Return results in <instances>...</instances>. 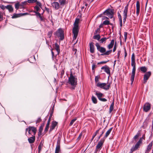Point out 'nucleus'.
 I'll return each mask as SVG.
<instances>
[{"mask_svg":"<svg viewBox=\"0 0 153 153\" xmlns=\"http://www.w3.org/2000/svg\"><path fill=\"white\" fill-rule=\"evenodd\" d=\"M131 66L133 67L131 75V84H133L134 82L136 71V63L135 62V56L134 53H133L131 57Z\"/></svg>","mask_w":153,"mask_h":153,"instance_id":"f257e3e1","label":"nucleus"},{"mask_svg":"<svg viewBox=\"0 0 153 153\" xmlns=\"http://www.w3.org/2000/svg\"><path fill=\"white\" fill-rule=\"evenodd\" d=\"M77 82V79L76 76H74L72 72H71L70 76L68 78V83L71 85V90H74L75 89Z\"/></svg>","mask_w":153,"mask_h":153,"instance_id":"f03ea898","label":"nucleus"},{"mask_svg":"<svg viewBox=\"0 0 153 153\" xmlns=\"http://www.w3.org/2000/svg\"><path fill=\"white\" fill-rule=\"evenodd\" d=\"M56 35L59 38H60L61 40H62L64 39V31L61 28H59L56 31Z\"/></svg>","mask_w":153,"mask_h":153,"instance_id":"7ed1b4c3","label":"nucleus"},{"mask_svg":"<svg viewBox=\"0 0 153 153\" xmlns=\"http://www.w3.org/2000/svg\"><path fill=\"white\" fill-rule=\"evenodd\" d=\"M103 13L105 15L108 16L111 19L113 18V11L112 10L110 9H107Z\"/></svg>","mask_w":153,"mask_h":153,"instance_id":"20e7f679","label":"nucleus"},{"mask_svg":"<svg viewBox=\"0 0 153 153\" xmlns=\"http://www.w3.org/2000/svg\"><path fill=\"white\" fill-rule=\"evenodd\" d=\"M97 50L100 53L103 54L106 51V49L105 48L101 47L100 46L99 44L98 43H97L95 44Z\"/></svg>","mask_w":153,"mask_h":153,"instance_id":"39448f33","label":"nucleus"},{"mask_svg":"<svg viewBox=\"0 0 153 153\" xmlns=\"http://www.w3.org/2000/svg\"><path fill=\"white\" fill-rule=\"evenodd\" d=\"M73 33L74 34L73 40H75L76 39L77 36L79 29L78 27H74L72 29Z\"/></svg>","mask_w":153,"mask_h":153,"instance_id":"423d86ee","label":"nucleus"},{"mask_svg":"<svg viewBox=\"0 0 153 153\" xmlns=\"http://www.w3.org/2000/svg\"><path fill=\"white\" fill-rule=\"evenodd\" d=\"M141 144L138 142H137L135 144V145L133 146L131 149V153L137 150L140 148Z\"/></svg>","mask_w":153,"mask_h":153,"instance_id":"0eeeda50","label":"nucleus"},{"mask_svg":"<svg viewBox=\"0 0 153 153\" xmlns=\"http://www.w3.org/2000/svg\"><path fill=\"white\" fill-rule=\"evenodd\" d=\"M128 4H127L126 6L124 8V9L123 11V22H126V19L127 17V14L128 12Z\"/></svg>","mask_w":153,"mask_h":153,"instance_id":"6e6552de","label":"nucleus"},{"mask_svg":"<svg viewBox=\"0 0 153 153\" xmlns=\"http://www.w3.org/2000/svg\"><path fill=\"white\" fill-rule=\"evenodd\" d=\"M151 75V72L150 71L146 72L144 75L143 82L146 83L149 79Z\"/></svg>","mask_w":153,"mask_h":153,"instance_id":"1a4fd4ad","label":"nucleus"},{"mask_svg":"<svg viewBox=\"0 0 153 153\" xmlns=\"http://www.w3.org/2000/svg\"><path fill=\"white\" fill-rule=\"evenodd\" d=\"M151 108V104L149 103L146 102L145 103L143 107V110L145 112H147Z\"/></svg>","mask_w":153,"mask_h":153,"instance_id":"9d476101","label":"nucleus"},{"mask_svg":"<svg viewBox=\"0 0 153 153\" xmlns=\"http://www.w3.org/2000/svg\"><path fill=\"white\" fill-rule=\"evenodd\" d=\"M105 140L103 138H102L98 142V144L96 146V150L99 149H101L103 144V143L105 141Z\"/></svg>","mask_w":153,"mask_h":153,"instance_id":"9b49d317","label":"nucleus"},{"mask_svg":"<svg viewBox=\"0 0 153 153\" xmlns=\"http://www.w3.org/2000/svg\"><path fill=\"white\" fill-rule=\"evenodd\" d=\"M102 69H104V71L107 74L109 75H110V68L107 65H105L104 66H103L101 68Z\"/></svg>","mask_w":153,"mask_h":153,"instance_id":"f8f14e48","label":"nucleus"},{"mask_svg":"<svg viewBox=\"0 0 153 153\" xmlns=\"http://www.w3.org/2000/svg\"><path fill=\"white\" fill-rule=\"evenodd\" d=\"M52 7L56 10H58L59 7V4L57 2H53L51 3Z\"/></svg>","mask_w":153,"mask_h":153,"instance_id":"ddd939ff","label":"nucleus"},{"mask_svg":"<svg viewBox=\"0 0 153 153\" xmlns=\"http://www.w3.org/2000/svg\"><path fill=\"white\" fill-rule=\"evenodd\" d=\"M60 141L58 140L57 142V145L55 149V153H60Z\"/></svg>","mask_w":153,"mask_h":153,"instance_id":"4468645a","label":"nucleus"},{"mask_svg":"<svg viewBox=\"0 0 153 153\" xmlns=\"http://www.w3.org/2000/svg\"><path fill=\"white\" fill-rule=\"evenodd\" d=\"M57 125V122L55 121H53L52 123L51 126L50 127V128L49 130V132L53 130L55 127Z\"/></svg>","mask_w":153,"mask_h":153,"instance_id":"2eb2a0df","label":"nucleus"},{"mask_svg":"<svg viewBox=\"0 0 153 153\" xmlns=\"http://www.w3.org/2000/svg\"><path fill=\"white\" fill-rule=\"evenodd\" d=\"M136 14L138 16L139 14L140 10V3L139 1H137L136 4Z\"/></svg>","mask_w":153,"mask_h":153,"instance_id":"dca6fc26","label":"nucleus"},{"mask_svg":"<svg viewBox=\"0 0 153 153\" xmlns=\"http://www.w3.org/2000/svg\"><path fill=\"white\" fill-rule=\"evenodd\" d=\"M89 45L90 52L91 53H93L94 52V43L93 42H91L89 44Z\"/></svg>","mask_w":153,"mask_h":153,"instance_id":"f3484780","label":"nucleus"},{"mask_svg":"<svg viewBox=\"0 0 153 153\" xmlns=\"http://www.w3.org/2000/svg\"><path fill=\"white\" fill-rule=\"evenodd\" d=\"M35 140V136L32 135V137L29 138L28 140L30 143H34Z\"/></svg>","mask_w":153,"mask_h":153,"instance_id":"a211bd4d","label":"nucleus"},{"mask_svg":"<svg viewBox=\"0 0 153 153\" xmlns=\"http://www.w3.org/2000/svg\"><path fill=\"white\" fill-rule=\"evenodd\" d=\"M153 142L152 141L149 144L147 147L146 150L145 152V153H148L149 152L150 150L153 145Z\"/></svg>","mask_w":153,"mask_h":153,"instance_id":"6ab92c4d","label":"nucleus"},{"mask_svg":"<svg viewBox=\"0 0 153 153\" xmlns=\"http://www.w3.org/2000/svg\"><path fill=\"white\" fill-rule=\"evenodd\" d=\"M113 129V127L110 128L105 133V134L102 138L105 140V139L111 133Z\"/></svg>","mask_w":153,"mask_h":153,"instance_id":"aec40b11","label":"nucleus"},{"mask_svg":"<svg viewBox=\"0 0 153 153\" xmlns=\"http://www.w3.org/2000/svg\"><path fill=\"white\" fill-rule=\"evenodd\" d=\"M31 132H33V134L32 135H35L36 132L37 130L36 128L33 126H30Z\"/></svg>","mask_w":153,"mask_h":153,"instance_id":"412c9836","label":"nucleus"},{"mask_svg":"<svg viewBox=\"0 0 153 153\" xmlns=\"http://www.w3.org/2000/svg\"><path fill=\"white\" fill-rule=\"evenodd\" d=\"M106 85V83H100L98 82L97 84V86L98 87L103 89V88Z\"/></svg>","mask_w":153,"mask_h":153,"instance_id":"4be33fe9","label":"nucleus"},{"mask_svg":"<svg viewBox=\"0 0 153 153\" xmlns=\"http://www.w3.org/2000/svg\"><path fill=\"white\" fill-rule=\"evenodd\" d=\"M95 95L97 96L99 100L101 97L103 96V94L102 93H101L100 92H98L97 91H96Z\"/></svg>","mask_w":153,"mask_h":153,"instance_id":"5701e85b","label":"nucleus"},{"mask_svg":"<svg viewBox=\"0 0 153 153\" xmlns=\"http://www.w3.org/2000/svg\"><path fill=\"white\" fill-rule=\"evenodd\" d=\"M55 49L56 51L57 52V54H59L60 52V50L59 49V46L57 44V43H56L55 44Z\"/></svg>","mask_w":153,"mask_h":153,"instance_id":"b1692460","label":"nucleus"},{"mask_svg":"<svg viewBox=\"0 0 153 153\" xmlns=\"http://www.w3.org/2000/svg\"><path fill=\"white\" fill-rule=\"evenodd\" d=\"M114 40L113 39L111 40L110 43L107 46L108 49H110L113 48L114 45Z\"/></svg>","mask_w":153,"mask_h":153,"instance_id":"393cba45","label":"nucleus"},{"mask_svg":"<svg viewBox=\"0 0 153 153\" xmlns=\"http://www.w3.org/2000/svg\"><path fill=\"white\" fill-rule=\"evenodd\" d=\"M51 121V120H50V119H48V121L47 122V124L46 125L45 128V132H47L48 129V128H49V125H50V122Z\"/></svg>","mask_w":153,"mask_h":153,"instance_id":"a878e982","label":"nucleus"},{"mask_svg":"<svg viewBox=\"0 0 153 153\" xmlns=\"http://www.w3.org/2000/svg\"><path fill=\"white\" fill-rule=\"evenodd\" d=\"M6 9H8L10 12H12L13 10V8L11 5H8L6 6Z\"/></svg>","mask_w":153,"mask_h":153,"instance_id":"bb28decb","label":"nucleus"},{"mask_svg":"<svg viewBox=\"0 0 153 153\" xmlns=\"http://www.w3.org/2000/svg\"><path fill=\"white\" fill-rule=\"evenodd\" d=\"M108 39V38L106 37L102 38L100 39L99 41L100 42V43H105L106 41Z\"/></svg>","mask_w":153,"mask_h":153,"instance_id":"cd10ccee","label":"nucleus"},{"mask_svg":"<svg viewBox=\"0 0 153 153\" xmlns=\"http://www.w3.org/2000/svg\"><path fill=\"white\" fill-rule=\"evenodd\" d=\"M93 38L94 39H96L99 41L100 39V36L99 34H97L93 36Z\"/></svg>","mask_w":153,"mask_h":153,"instance_id":"c85d7f7f","label":"nucleus"},{"mask_svg":"<svg viewBox=\"0 0 153 153\" xmlns=\"http://www.w3.org/2000/svg\"><path fill=\"white\" fill-rule=\"evenodd\" d=\"M79 19H76L74 24V26L76 27H78V23L79 22Z\"/></svg>","mask_w":153,"mask_h":153,"instance_id":"c756f323","label":"nucleus"},{"mask_svg":"<svg viewBox=\"0 0 153 153\" xmlns=\"http://www.w3.org/2000/svg\"><path fill=\"white\" fill-rule=\"evenodd\" d=\"M112 51V50H111L107 51H105V53H103V54H101V55L102 56L108 55L109 54L111 53Z\"/></svg>","mask_w":153,"mask_h":153,"instance_id":"7c9ffc66","label":"nucleus"},{"mask_svg":"<svg viewBox=\"0 0 153 153\" xmlns=\"http://www.w3.org/2000/svg\"><path fill=\"white\" fill-rule=\"evenodd\" d=\"M101 129V128H100L98 129L95 132L93 136H92V138L91 139V140L92 141L93 140L95 136L97 135V134H98L99 133V132L100 131V130Z\"/></svg>","mask_w":153,"mask_h":153,"instance_id":"2f4dec72","label":"nucleus"},{"mask_svg":"<svg viewBox=\"0 0 153 153\" xmlns=\"http://www.w3.org/2000/svg\"><path fill=\"white\" fill-rule=\"evenodd\" d=\"M140 70L142 72L145 73L147 71V68L145 66H143L140 68Z\"/></svg>","mask_w":153,"mask_h":153,"instance_id":"473e14b6","label":"nucleus"},{"mask_svg":"<svg viewBox=\"0 0 153 153\" xmlns=\"http://www.w3.org/2000/svg\"><path fill=\"white\" fill-rule=\"evenodd\" d=\"M114 102H113L111 104V105L110 108H109V113H111L112 111H113L114 108Z\"/></svg>","mask_w":153,"mask_h":153,"instance_id":"72a5a7b5","label":"nucleus"},{"mask_svg":"<svg viewBox=\"0 0 153 153\" xmlns=\"http://www.w3.org/2000/svg\"><path fill=\"white\" fill-rule=\"evenodd\" d=\"M91 99L94 103L96 104L97 103V100L95 97L92 96L91 97Z\"/></svg>","mask_w":153,"mask_h":153,"instance_id":"f704fd0d","label":"nucleus"},{"mask_svg":"<svg viewBox=\"0 0 153 153\" xmlns=\"http://www.w3.org/2000/svg\"><path fill=\"white\" fill-rule=\"evenodd\" d=\"M27 131L28 132V134H31V130H30V126H29V127H28L26 129V132H25V134H26V133H27Z\"/></svg>","mask_w":153,"mask_h":153,"instance_id":"c9c22d12","label":"nucleus"},{"mask_svg":"<svg viewBox=\"0 0 153 153\" xmlns=\"http://www.w3.org/2000/svg\"><path fill=\"white\" fill-rule=\"evenodd\" d=\"M110 87V84L109 83V84H108L107 85H105L104 88H103V89L105 90H107L109 89Z\"/></svg>","mask_w":153,"mask_h":153,"instance_id":"e433bc0d","label":"nucleus"},{"mask_svg":"<svg viewBox=\"0 0 153 153\" xmlns=\"http://www.w3.org/2000/svg\"><path fill=\"white\" fill-rule=\"evenodd\" d=\"M102 23L104 25H108L110 24L109 21L107 20H106L103 21Z\"/></svg>","mask_w":153,"mask_h":153,"instance_id":"4c0bfd02","label":"nucleus"},{"mask_svg":"<svg viewBox=\"0 0 153 153\" xmlns=\"http://www.w3.org/2000/svg\"><path fill=\"white\" fill-rule=\"evenodd\" d=\"M61 5H64L66 2V0H58Z\"/></svg>","mask_w":153,"mask_h":153,"instance_id":"58836bf2","label":"nucleus"},{"mask_svg":"<svg viewBox=\"0 0 153 153\" xmlns=\"http://www.w3.org/2000/svg\"><path fill=\"white\" fill-rule=\"evenodd\" d=\"M77 120V119L76 118H75L73 120H72L70 123H69V126H72L73 124V123H74V122Z\"/></svg>","mask_w":153,"mask_h":153,"instance_id":"ea45409f","label":"nucleus"},{"mask_svg":"<svg viewBox=\"0 0 153 153\" xmlns=\"http://www.w3.org/2000/svg\"><path fill=\"white\" fill-rule=\"evenodd\" d=\"M36 4H37V5L38 6H39L41 8H42V4H41V3L39 1H38L36 0Z\"/></svg>","mask_w":153,"mask_h":153,"instance_id":"a19ab883","label":"nucleus"},{"mask_svg":"<svg viewBox=\"0 0 153 153\" xmlns=\"http://www.w3.org/2000/svg\"><path fill=\"white\" fill-rule=\"evenodd\" d=\"M140 133L138 132L137 134L134 137L133 139L134 140L137 139L140 136Z\"/></svg>","mask_w":153,"mask_h":153,"instance_id":"79ce46f5","label":"nucleus"},{"mask_svg":"<svg viewBox=\"0 0 153 153\" xmlns=\"http://www.w3.org/2000/svg\"><path fill=\"white\" fill-rule=\"evenodd\" d=\"M44 125H45V123H44V122L43 123H42L41 124V126H40V127L39 128V130H41V131H42L43 128V127H44Z\"/></svg>","mask_w":153,"mask_h":153,"instance_id":"37998d69","label":"nucleus"},{"mask_svg":"<svg viewBox=\"0 0 153 153\" xmlns=\"http://www.w3.org/2000/svg\"><path fill=\"white\" fill-rule=\"evenodd\" d=\"M27 2L29 3H32L36 2V0H28Z\"/></svg>","mask_w":153,"mask_h":153,"instance_id":"c03bdc74","label":"nucleus"},{"mask_svg":"<svg viewBox=\"0 0 153 153\" xmlns=\"http://www.w3.org/2000/svg\"><path fill=\"white\" fill-rule=\"evenodd\" d=\"M34 9L36 10V11L38 12L40 10L39 7L37 5H36L34 7Z\"/></svg>","mask_w":153,"mask_h":153,"instance_id":"a18cd8bd","label":"nucleus"},{"mask_svg":"<svg viewBox=\"0 0 153 153\" xmlns=\"http://www.w3.org/2000/svg\"><path fill=\"white\" fill-rule=\"evenodd\" d=\"M19 16V14H13V16H12V18L13 19L16 18L17 17H18Z\"/></svg>","mask_w":153,"mask_h":153,"instance_id":"49530a36","label":"nucleus"},{"mask_svg":"<svg viewBox=\"0 0 153 153\" xmlns=\"http://www.w3.org/2000/svg\"><path fill=\"white\" fill-rule=\"evenodd\" d=\"M109 60H108L107 61H102L99 62H98L97 63L98 65H100L101 64H105L107 62H108Z\"/></svg>","mask_w":153,"mask_h":153,"instance_id":"de8ad7c7","label":"nucleus"},{"mask_svg":"<svg viewBox=\"0 0 153 153\" xmlns=\"http://www.w3.org/2000/svg\"><path fill=\"white\" fill-rule=\"evenodd\" d=\"M127 32H125L124 33V40L125 42H126L127 38Z\"/></svg>","mask_w":153,"mask_h":153,"instance_id":"09e8293b","label":"nucleus"},{"mask_svg":"<svg viewBox=\"0 0 153 153\" xmlns=\"http://www.w3.org/2000/svg\"><path fill=\"white\" fill-rule=\"evenodd\" d=\"M100 32V28H98L94 32V34H99Z\"/></svg>","mask_w":153,"mask_h":153,"instance_id":"8fccbe9b","label":"nucleus"},{"mask_svg":"<svg viewBox=\"0 0 153 153\" xmlns=\"http://www.w3.org/2000/svg\"><path fill=\"white\" fill-rule=\"evenodd\" d=\"M34 12L35 13L36 15L37 16H38L39 18H40L42 16L41 15V14L40 13H39V12H36L35 11H34Z\"/></svg>","mask_w":153,"mask_h":153,"instance_id":"3c124183","label":"nucleus"},{"mask_svg":"<svg viewBox=\"0 0 153 153\" xmlns=\"http://www.w3.org/2000/svg\"><path fill=\"white\" fill-rule=\"evenodd\" d=\"M52 31H49L48 33V36L49 38H50L52 35Z\"/></svg>","mask_w":153,"mask_h":153,"instance_id":"603ef678","label":"nucleus"},{"mask_svg":"<svg viewBox=\"0 0 153 153\" xmlns=\"http://www.w3.org/2000/svg\"><path fill=\"white\" fill-rule=\"evenodd\" d=\"M42 120L41 119V117H39L38 118V119L36 121V123L37 124L39 123Z\"/></svg>","mask_w":153,"mask_h":153,"instance_id":"864d4df0","label":"nucleus"},{"mask_svg":"<svg viewBox=\"0 0 153 153\" xmlns=\"http://www.w3.org/2000/svg\"><path fill=\"white\" fill-rule=\"evenodd\" d=\"M124 59H126V58L127 55V52L126 51V49L125 48H124Z\"/></svg>","mask_w":153,"mask_h":153,"instance_id":"5fc2aeb1","label":"nucleus"},{"mask_svg":"<svg viewBox=\"0 0 153 153\" xmlns=\"http://www.w3.org/2000/svg\"><path fill=\"white\" fill-rule=\"evenodd\" d=\"M0 7L3 10H4L5 8H6V6H4L3 5H0Z\"/></svg>","mask_w":153,"mask_h":153,"instance_id":"6e6d98bb","label":"nucleus"},{"mask_svg":"<svg viewBox=\"0 0 153 153\" xmlns=\"http://www.w3.org/2000/svg\"><path fill=\"white\" fill-rule=\"evenodd\" d=\"M19 4L18 3H16L15 4V7L17 9H18L19 8Z\"/></svg>","mask_w":153,"mask_h":153,"instance_id":"4d7b16f0","label":"nucleus"},{"mask_svg":"<svg viewBox=\"0 0 153 153\" xmlns=\"http://www.w3.org/2000/svg\"><path fill=\"white\" fill-rule=\"evenodd\" d=\"M99 100L100 101L102 102H106L107 101V100L105 98H101Z\"/></svg>","mask_w":153,"mask_h":153,"instance_id":"13d9d810","label":"nucleus"},{"mask_svg":"<svg viewBox=\"0 0 153 153\" xmlns=\"http://www.w3.org/2000/svg\"><path fill=\"white\" fill-rule=\"evenodd\" d=\"M42 131H41V130H39L38 133V136L39 137H40L41 135H42Z\"/></svg>","mask_w":153,"mask_h":153,"instance_id":"bf43d9fd","label":"nucleus"},{"mask_svg":"<svg viewBox=\"0 0 153 153\" xmlns=\"http://www.w3.org/2000/svg\"><path fill=\"white\" fill-rule=\"evenodd\" d=\"M53 113V111H51L50 114V116H49V119H50V120H51V118L52 116Z\"/></svg>","mask_w":153,"mask_h":153,"instance_id":"052dcab7","label":"nucleus"},{"mask_svg":"<svg viewBox=\"0 0 153 153\" xmlns=\"http://www.w3.org/2000/svg\"><path fill=\"white\" fill-rule=\"evenodd\" d=\"M143 140V139L141 138H140L139 140L138 141V142L142 144Z\"/></svg>","mask_w":153,"mask_h":153,"instance_id":"680f3d73","label":"nucleus"},{"mask_svg":"<svg viewBox=\"0 0 153 153\" xmlns=\"http://www.w3.org/2000/svg\"><path fill=\"white\" fill-rule=\"evenodd\" d=\"M117 14L119 20L122 19L121 16L119 12H118Z\"/></svg>","mask_w":153,"mask_h":153,"instance_id":"e2e57ef3","label":"nucleus"},{"mask_svg":"<svg viewBox=\"0 0 153 153\" xmlns=\"http://www.w3.org/2000/svg\"><path fill=\"white\" fill-rule=\"evenodd\" d=\"M116 48H117V47H116V44H115L114 46V48L113 49V52H114L116 51Z\"/></svg>","mask_w":153,"mask_h":153,"instance_id":"0e129e2a","label":"nucleus"},{"mask_svg":"<svg viewBox=\"0 0 153 153\" xmlns=\"http://www.w3.org/2000/svg\"><path fill=\"white\" fill-rule=\"evenodd\" d=\"M95 80L96 82H98L99 81V78L98 76H96L95 77Z\"/></svg>","mask_w":153,"mask_h":153,"instance_id":"69168bd1","label":"nucleus"},{"mask_svg":"<svg viewBox=\"0 0 153 153\" xmlns=\"http://www.w3.org/2000/svg\"><path fill=\"white\" fill-rule=\"evenodd\" d=\"M119 21H120V26L121 27L122 26V19L120 20Z\"/></svg>","mask_w":153,"mask_h":153,"instance_id":"338daca9","label":"nucleus"},{"mask_svg":"<svg viewBox=\"0 0 153 153\" xmlns=\"http://www.w3.org/2000/svg\"><path fill=\"white\" fill-rule=\"evenodd\" d=\"M105 19H109V18L108 17H106V16H104L102 18V20H104Z\"/></svg>","mask_w":153,"mask_h":153,"instance_id":"774afa93","label":"nucleus"}]
</instances>
